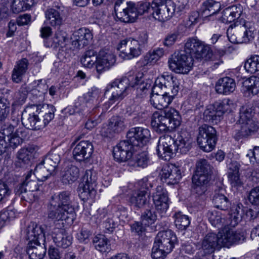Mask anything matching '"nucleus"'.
Instances as JSON below:
<instances>
[{"label": "nucleus", "mask_w": 259, "mask_h": 259, "mask_svg": "<svg viewBox=\"0 0 259 259\" xmlns=\"http://www.w3.org/2000/svg\"><path fill=\"white\" fill-rule=\"evenodd\" d=\"M169 252L154 243L152 249L151 257L153 259H164L166 255Z\"/></svg>", "instance_id": "obj_64"}, {"label": "nucleus", "mask_w": 259, "mask_h": 259, "mask_svg": "<svg viewBox=\"0 0 259 259\" xmlns=\"http://www.w3.org/2000/svg\"><path fill=\"white\" fill-rule=\"evenodd\" d=\"M149 162V157L148 154L146 151L137 154L132 160L129 161L131 165H133L138 167L144 168L146 167Z\"/></svg>", "instance_id": "obj_50"}, {"label": "nucleus", "mask_w": 259, "mask_h": 259, "mask_svg": "<svg viewBox=\"0 0 259 259\" xmlns=\"http://www.w3.org/2000/svg\"><path fill=\"white\" fill-rule=\"evenodd\" d=\"M147 40L148 35L144 31L140 34L138 40L129 38L121 40L117 48L120 52L119 55L124 59H131L139 56Z\"/></svg>", "instance_id": "obj_6"}, {"label": "nucleus", "mask_w": 259, "mask_h": 259, "mask_svg": "<svg viewBox=\"0 0 259 259\" xmlns=\"http://www.w3.org/2000/svg\"><path fill=\"white\" fill-rule=\"evenodd\" d=\"M240 130L236 133V138L239 139L251 135L258 129V124L254 120H248L247 122L239 123Z\"/></svg>", "instance_id": "obj_37"}, {"label": "nucleus", "mask_w": 259, "mask_h": 259, "mask_svg": "<svg viewBox=\"0 0 259 259\" xmlns=\"http://www.w3.org/2000/svg\"><path fill=\"white\" fill-rule=\"evenodd\" d=\"M153 4L154 0H152L151 2L147 1H141L138 3L136 7H134L133 4H132L131 9L135 10L134 11L136 13V18L139 14L143 15L146 13L150 14L153 17L155 5Z\"/></svg>", "instance_id": "obj_39"}, {"label": "nucleus", "mask_w": 259, "mask_h": 259, "mask_svg": "<svg viewBox=\"0 0 259 259\" xmlns=\"http://www.w3.org/2000/svg\"><path fill=\"white\" fill-rule=\"evenodd\" d=\"M130 87L134 88L136 96L142 99L149 92L151 81L145 80L143 74L140 73L135 77L115 79L106 88V93L111 94L108 101V106L120 102L126 97Z\"/></svg>", "instance_id": "obj_1"}, {"label": "nucleus", "mask_w": 259, "mask_h": 259, "mask_svg": "<svg viewBox=\"0 0 259 259\" xmlns=\"http://www.w3.org/2000/svg\"><path fill=\"white\" fill-rule=\"evenodd\" d=\"M37 113V105L27 107L22 112V123L26 128L35 131L41 129L42 124L40 123V118Z\"/></svg>", "instance_id": "obj_10"}, {"label": "nucleus", "mask_w": 259, "mask_h": 259, "mask_svg": "<svg viewBox=\"0 0 259 259\" xmlns=\"http://www.w3.org/2000/svg\"><path fill=\"white\" fill-rule=\"evenodd\" d=\"M38 181H45L51 175L55 174L53 171L49 170V168L41 161L38 164L33 173Z\"/></svg>", "instance_id": "obj_47"}, {"label": "nucleus", "mask_w": 259, "mask_h": 259, "mask_svg": "<svg viewBox=\"0 0 259 259\" xmlns=\"http://www.w3.org/2000/svg\"><path fill=\"white\" fill-rule=\"evenodd\" d=\"M179 84L178 80L171 74H163L156 79L153 92L160 89L163 92L177 94L179 90Z\"/></svg>", "instance_id": "obj_11"}, {"label": "nucleus", "mask_w": 259, "mask_h": 259, "mask_svg": "<svg viewBox=\"0 0 259 259\" xmlns=\"http://www.w3.org/2000/svg\"><path fill=\"white\" fill-rule=\"evenodd\" d=\"M197 143L200 148L204 151H211L215 146L217 137V132L212 126L206 124L199 127Z\"/></svg>", "instance_id": "obj_7"}, {"label": "nucleus", "mask_w": 259, "mask_h": 259, "mask_svg": "<svg viewBox=\"0 0 259 259\" xmlns=\"http://www.w3.org/2000/svg\"><path fill=\"white\" fill-rule=\"evenodd\" d=\"M181 117L174 108L165 109L161 114L155 112L152 117L151 125L157 132L162 133L179 127Z\"/></svg>", "instance_id": "obj_5"}, {"label": "nucleus", "mask_w": 259, "mask_h": 259, "mask_svg": "<svg viewBox=\"0 0 259 259\" xmlns=\"http://www.w3.org/2000/svg\"><path fill=\"white\" fill-rule=\"evenodd\" d=\"M244 30L243 34L241 39V43H247L252 40L254 38V28L250 26V23H245L242 26Z\"/></svg>", "instance_id": "obj_61"}, {"label": "nucleus", "mask_w": 259, "mask_h": 259, "mask_svg": "<svg viewBox=\"0 0 259 259\" xmlns=\"http://www.w3.org/2000/svg\"><path fill=\"white\" fill-rule=\"evenodd\" d=\"M152 197L155 209L162 217L169 207V199L167 191L161 186H158Z\"/></svg>", "instance_id": "obj_17"}, {"label": "nucleus", "mask_w": 259, "mask_h": 259, "mask_svg": "<svg viewBox=\"0 0 259 259\" xmlns=\"http://www.w3.org/2000/svg\"><path fill=\"white\" fill-rule=\"evenodd\" d=\"M202 45L201 41L199 39L195 38H189L185 44L184 50L183 51L185 52L186 54H188L189 56H192L196 58L199 49H201Z\"/></svg>", "instance_id": "obj_41"}, {"label": "nucleus", "mask_w": 259, "mask_h": 259, "mask_svg": "<svg viewBox=\"0 0 259 259\" xmlns=\"http://www.w3.org/2000/svg\"><path fill=\"white\" fill-rule=\"evenodd\" d=\"M174 218L175 224L177 228L180 230H186L190 224L189 217L183 214L181 211L175 212Z\"/></svg>", "instance_id": "obj_51"}, {"label": "nucleus", "mask_w": 259, "mask_h": 259, "mask_svg": "<svg viewBox=\"0 0 259 259\" xmlns=\"http://www.w3.org/2000/svg\"><path fill=\"white\" fill-rule=\"evenodd\" d=\"M177 240L176 235L172 231L168 230L159 232L157 234L154 243L157 244L161 248H164L167 251L170 252Z\"/></svg>", "instance_id": "obj_22"}, {"label": "nucleus", "mask_w": 259, "mask_h": 259, "mask_svg": "<svg viewBox=\"0 0 259 259\" xmlns=\"http://www.w3.org/2000/svg\"><path fill=\"white\" fill-rule=\"evenodd\" d=\"M220 247H230L236 243L242 242L245 239L242 233L237 232L232 229L225 228L217 234Z\"/></svg>", "instance_id": "obj_12"}, {"label": "nucleus", "mask_w": 259, "mask_h": 259, "mask_svg": "<svg viewBox=\"0 0 259 259\" xmlns=\"http://www.w3.org/2000/svg\"><path fill=\"white\" fill-rule=\"evenodd\" d=\"M96 187H90L88 185H82L79 184L78 188V195L80 198L84 202L89 201L90 202H93L97 194Z\"/></svg>", "instance_id": "obj_40"}, {"label": "nucleus", "mask_w": 259, "mask_h": 259, "mask_svg": "<svg viewBox=\"0 0 259 259\" xmlns=\"http://www.w3.org/2000/svg\"><path fill=\"white\" fill-rule=\"evenodd\" d=\"M40 123L42 124L41 129L45 127L54 117L55 108L52 105H37Z\"/></svg>", "instance_id": "obj_28"}, {"label": "nucleus", "mask_w": 259, "mask_h": 259, "mask_svg": "<svg viewBox=\"0 0 259 259\" xmlns=\"http://www.w3.org/2000/svg\"><path fill=\"white\" fill-rule=\"evenodd\" d=\"M150 131L141 127L132 128L126 134V140L120 141L114 147L113 154L118 162L131 159L135 151L146 145L150 138Z\"/></svg>", "instance_id": "obj_2"}, {"label": "nucleus", "mask_w": 259, "mask_h": 259, "mask_svg": "<svg viewBox=\"0 0 259 259\" xmlns=\"http://www.w3.org/2000/svg\"><path fill=\"white\" fill-rule=\"evenodd\" d=\"M153 18L160 22L169 20L176 13V4L171 0H154Z\"/></svg>", "instance_id": "obj_9"}, {"label": "nucleus", "mask_w": 259, "mask_h": 259, "mask_svg": "<svg viewBox=\"0 0 259 259\" xmlns=\"http://www.w3.org/2000/svg\"><path fill=\"white\" fill-rule=\"evenodd\" d=\"M24 182L28 192H37L39 191V186L38 185L37 181L35 180V177L32 176V170L28 172L25 177Z\"/></svg>", "instance_id": "obj_60"}, {"label": "nucleus", "mask_w": 259, "mask_h": 259, "mask_svg": "<svg viewBox=\"0 0 259 259\" xmlns=\"http://www.w3.org/2000/svg\"><path fill=\"white\" fill-rule=\"evenodd\" d=\"M150 97V103L155 108L162 110L168 107L171 103L177 94L169 93V92L161 91L155 93L152 91Z\"/></svg>", "instance_id": "obj_20"}, {"label": "nucleus", "mask_w": 259, "mask_h": 259, "mask_svg": "<svg viewBox=\"0 0 259 259\" xmlns=\"http://www.w3.org/2000/svg\"><path fill=\"white\" fill-rule=\"evenodd\" d=\"M115 61V56L110 51L106 49L101 50L97 56L96 64L97 71L101 73L108 70L114 65Z\"/></svg>", "instance_id": "obj_18"}, {"label": "nucleus", "mask_w": 259, "mask_h": 259, "mask_svg": "<svg viewBox=\"0 0 259 259\" xmlns=\"http://www.w3.org/2000/svg\"><path fill=\"white\" fill-rule=\"evenodd\" d=\"M79 176V168L75 165H71L65 171L62 176V182L65 184H72L78 179Z\"/></svg>", "instance_id": "obj_44"}, {"label": "nucleus", "mask_w": 259, "mask_h": 259, "mask_svg": "<svg viewBox=\"0 0 259 259\" xmlns=\"http://www.w3.org/2000/svg\"><path fill=\"white\" fill-rule=\"evenodd\" d=\"M212 105L217 111L218 114L222 117L225 112H230L232 110L233 104L229 99H224L215 102Z\"/></svg>", "instance_id": "obj_54"}, {"label": "nucleus", "mask_w": 259, "mask_h": 259, "mask_svg": "<svg viewBox=\"0 0 259 259\" xmlns=\"http://www.w3.org/2000/svg\"><path fill=\"white\" fill-rule=\"evenodd\" d=\"M150 199V195L145 191H134L131 195L129 202L137 208L143 207Z\"/></svg>", "instance_id": "obj_29"}, {"label": "nucleus", "mask_w": 259, "mask_h": 259, "mask_svg": "<svg viewBox=\"0 0 259 259\" xmlns=\"http://www.w3.org/2000/svg\"><path fill=\"white\" fill-rule=\"evenodd\" d=\"M221 8L220 2L214 0H206L201 4L200 13L203 17H208L218 13Z\"/></svg>", "instance_id": "obj_32"}, {"label": "nucleus", "mask_w": 259, "mask_h": 259, "mask_svg": "<svg viewBox=\"0 0 259 259\" xmlns=\"http://www.w3.org/2000/svg\"><path fill=\"white\" fill-rule=\"evenodd\" d=\"M94 247L101 252H108L110 249L109 240L103 235L95 236L93 241Z\"/></svg>", "instance_id": "obj_46"}, {"label": "nucleus", "mask_w": 259, "mask_h": 259, "mask_svg": "<svg viewBox=\"0 0 259 259\" xmlns=\"http://www.w3.org/2000/svg\"><path fill=\"white\" fill-rule=\"evenodd\" d=\"M157 220V215L155 211L152 209H146L141 217L142 223L145 226H149L155 223Z\"/></svg>", "instance_id": "obj_56"}, {"label": "nucleus", "mask_w": 259, "mask_h": 259, "mask_svg": "<svg viewBox=\"0 0 259 259\" xmlns=\"http://www.w3.org/2000/svg\"><path fill=\"white\" fill-rule=\"evenodd\" d=\"M29 62L27 59L23 58L17 62L13 71L12 78L14 82L19 83L22 80L28 69Z\"/></svg>", "instance_id": "obj_35"}, {"label": "nucleus", "mask_w": 259, "mask_h": 259, "mask_svg": "<svg viewBox=\"0 0 259 259\" xmlns=\"http://www.w3.org/2000/svg\"><path fill=\"white\" fill-rule=\"evenodd\" d=\"M18 160L15 162L17 167H23L25 164L29 163L31 157V152L27 148L21 149L17 153Z\"/></svg>", "instance_id": "obj_52"}, {"label": "nucleus", "mask_w": 259, "mask_h": 259, "mask_svg": "<svg viewBox=\"0 0 259 259\" xmlns=\"http://www.w3.org/2000/svg\"><path fill=\"white\" fill-rule=\"evenodd\" d=\"M93 151L94 147L91 142L81 141L73 149V157L77 161H82L90 158Z\"/></svg>", "instance_id": "obj_23"}, {"label": "nucleus", "mask_w": 259, "mask_h": 259, "mask_svg": "<svg viewBox=\"0 0 259 259\" xmlns=\"http://www.w3.org/2000/svg\"><path fill=\"white\" fill-rule=\"evenodd\" d=\"M196 169L193 176L197 177H205L207 180L210 181L212 172V166L209 162L205 159L198 160L196 164Z\"/></svg>", "instance_id": "obj_36"}, {"label": "nucleus", "mask_w": 259, "mask_h": 259, "mask_svg": "<svg viewBox=\"0 0 259 259\" xmlns=\"http://www.w3.org/2000/svg\"><path fill=\"white\" fill-rule=\"evenodd\" d=\"M132 3H125L124 0H117L114 5V11L117 17L125 23H132L136 19L135 10L131 9Z\"/></svg>", "instance_id": "obj_14"}, {"label": "nucleus", "mask_w": 259, "mask_h": 259, "mask_svg": "<svg viewBox=\"0 0 259 259\" xmlns=\"http://www.w3.org/2000/svg\"><path fill=\"white\" fill-rule=\"evenodd\" d=\"M225 192L222 188L215 190L212 198L214 206L223 210H227L231 205L228 198L225 195Z\"/></svg>", "instance_id": "obj_33"}, {"label": "nucleus", "mask_w": 259, "mask_h": 259, "mask_svg": "<svg viewBox=\"0 0 259 259\" xmlns=\"http://www.w3.org/2000/svg\"><path fill=\"white\" fill-rule=\"evenodd\" d=\"M34 0H14L11 9L14 13H19L29 9L33 5Z\"/></svg>", "instance_id": "obj_48"}, {"label": "nucleus", "mask_w": 259, "mask_h": 259, "mask_svg": "<svg viewBox=\"0 0 259 259\" xmlns=\"http://www.w3.org/2000/svg\"><path fill=\"white\" fill-rule=\"evenodd\" d=\"M243 91L245 93L254 96L259 93V77L251 76L243 82Z\"/></svg>", "instance_id": "obj_42"}, {"label": "nucleus", "mask_w": 259, "mask_h": 259, "mask_svg": "<svg viewBox=\"0 0 259 259\" xmlns=\"http://www.w3.org/2000/svg\"><path fill=\"white\" fill-rule=\"evenodd\" d=\"M190 148V142L188 138L179 136L175 140L171 135L165 134L159 138L156 151L159 157L169 160L175 153L186 154Z\"/></svg>", "instance_id": "obj_3"}, {"label": "nucleus", "mask_w": 259, "mask_h": 259, "mask_svg": "<svg viewBox=\"0 0 259 259\" xmlns=\"http://www.w3.org/2000/svg\"><path fill=\"white\" fill-rule=\"evenodd\" d=\"M257 105L259 107V103H248L242 106L240 109L239 123L253 120L252 117Z\"/></svg>", "instance_id": "obj_38"}, {"label": "nucleus", "mask_w": 259, "mask_h": 259, "mask_svg": "<svg viewBox=\"0 0 259 259\" xmlns=\"http://www.w3.org/2000/svg\"><path fill=\"white\" fill-rule=\"evenodd\" d=\"M74 215L73 213H70L66 209L51 201L48 205V218L54 221H63L69 219L72 221Z\"/></svg>", "instance_id": "obj_21"}, {"label": "nucleus", "mask_w": 259, "mask_h": 259, "mask_svg": "<svg viewBox=\"0 0 259 259\" xmlns=\"http://www.w3.org/2000/svg\"><path fill=\"white\" fill-rule=\"evenodd\" d=\"M244 68L250 73L259 71V56L254 55L248 59L245 62Z\"/></svg>", "instance_id": "obj_57"}, {"label": "nucleus", "mask_w": 259, "mask_h": 259, "mask_svg": "<svg viewBox=\"0 0 259 259\" xmlns=\"http://www.w3.org/2000/svg\"><path fill=\"white\" fill-rule=\"evenodd\" d=\"M62 149L59 147L51 150L41 161L49 168V170L56 174L58 164L61 161V155H63Z\"/></svg>", "instance_id": "obj_24"}, {"label": "nucleus", "mask_w": 259, "mask_h": 259, "mask_svg": "<svg viewBox=\"0 0 259 259\" xmlns=\"http://www.w3.org/2000/svg\"><path fill=\"white\" fill-rule=\"evenodd\" d=\"M74 50L72 46L70 47L69 45L65 44L64 46H61L60 49H59L58 57L62 61L69 59L72 53V51Z\"/></svg>", "instance_id": "obj_63"}, {"label": "nucleus", "mask_w": 259, "mask_h": 259, "mask_svg": "<svg viewBox=\"0 0 259 259\" xmlns=\"http://www.w3.org/2000/svg\"><path fill=\"white\" fill-rule=\"evenodd\" d=\"M29 62L27 59L23 58L17 62L13 71L12 78L14 82L19 83L22 80L28 69Z\"/></svg>", "instance_id": "obj_34"}, {"label": "nucleus", "mask_w": 259, "mask_h": 259, "mask_svg": "<svg viewBox=\"0 0 259 259\" xmlns=\"http://www.w3.org/2000/svg\"><path fill=\"white\" fill-rule=\"evenodd\" d=\"M164 54L163 49L162 48H157L152 52H150L144 57L146 64L155 63Z\"/></svg>", "instance_id": "obj_62"}, {"label": "nucleus", "mask_w": 259, "mask_h": 259, "mask_svg": "<svg viewBox=\"0 0 259 259\" xmlns=\"http://www.w3.org/2000/svg\"><path fill=\"white\" fill-rule=\"evenodd\" d=\"M204 119L206 121L217 123L222 118L213 106L210 105L204 112Z\"/></svg>", "instance_id": "obj_59"}, {"label": "nucleus", "mask_w": 259, "mask_h": 259, "mask_svg": "<svg viewBox=\"0 0 259 259\" xmlns=\"http://www.w3.org/2000/svg\"><path fill=\"white\" fill-rule=\"evenodd\" d=\"M197 55L196 56V59H204L205 60L211 61L213 63L212 69H215L218 66L223 62L221 57L226 53V50L222 49L219 50L217 53H213L209 46V45H204L202 44L201 49L198 52Z\"/></svg>", "instance_id": "obj_16"}, {"label": "nucleus", "mask_w": 259, "mask_h": 259, "mask_svg": "<svg viewBox=\"0 0 259 259\" xmlns=\"http://www.w3.org/2000/svg\"><path fill=\"white\" fill-rule=\"evenodd\" d=\"M46 20L53 27L61 26L63 22L62 11L59 8H49L45 12Z\"/></svg>", "instance_id": "obj_31"}, {"label": "nucleus", "mask_w": 259, "mask_h": 259, "mask_svg": "<svg viewBox=\"0 0 259 259\" xmlns=\"http://www.w3.org/2000/svg\"><path fill=\"white\" fill-rule=\"evenodd\" d=\"M170 69L178 73L186 74L189 72L193 65L192 56L181 50L175 52L168 60Z\"/></svg>", "instance_id": "obj_8"}, {"label": "nucleus", "mask_w": 259, "mask_h": 259, "mask_svg": "<svg viewBox=\"0 0 259 259\" xmlns=\"http://www.w3.org/2000/svg\"><path fill=\"white\" fill-rule=\"evenodd\" d=\"M96 52L92 50L87 51L81 59L82 64L88 68H91L96 63Z\"/></svg>", "instance_id": "obj_58"}, {"label": "nucleus", "mask_w": 259, "mask_h": 259, "mask_svg": "<svg viewBox=\"0 0 259 259\" xmlns=\"http://www.w3.org/2000/svg\"><path fill=\"white\" fill-rule=\"evenodd\" d=\"M53 240L59 247L66 248L72 243V237L63 230L53 236Z\"/></svg>", "instance_id": "obj_49"}, {"label": "nucleus", "mask_w": 259, "mask_h": 259, "mask_svg": "<svg viewBox=\"0 0 259 259\" xmlns=\"http://www.w3.org/2000/svg\"><path fill=\"white\" fill-rule=\"evenodd\" d=\"M242 12V7L240 5L230 6L223 10L222 21L224 23H231L239 18Z\"/></svg>", "instance_id": "obj_30"}, {"label": "nucleus", "mask_w": 259, "mask_h": 259, "mask_svg": "<svg viewBox=\"0 0 259 259\" xmlns=\"http://www.w3.org/2000/svg\"><path fill=\"white\" fill-rule=\"evenodd\" d=\"M209 181V180H207L205 177L199 178L197 176H193L192 192L197 194L198 195H201L206 191V185Z\"/></svg>", "instance_id": "obj_45"}, {"label": "nucleus", "mask_w": 259, "mask_h": 259, "mask_svg": "<svg viewBox=\"0 0 259 259\" xmlns=\"http://www.w3.org/2000/svg\"><path fill=\"white\" fill-rule=\"evenodd\" d=\"M70 196V192L67 191H63L53 195L50 201L59 205L66 209L70 213L72 212L74 214V209L71 205Z\"/></svg>", "instance_id": "obj_25"}, {"label": "nucleus", "mask_w": 259, "mask_h": 259, "mask_svg": "<svg viewBox=\"0 0 259 259\" xmlns=\"http://www.w3.org/2000/svg\"><path fill=\"white\" fill-rule=\"evenodd\" d=\"M97 176L96 172L92 169L87 170L82 178V182L80 185H88L90 187H96Z\"/></svg>", "instance_id": "obj_55"}, {"label": "nucleus", "mask_w": 259, "mask_h": 259, "mask_svg": "<svg viewBox=\"0 0 259 259\" xmlns=\"http://www.w3.org/2000/svg\"><path fill=\"white\" fill-rule=\"evenodd\" d=\"M236 88L235 80L229 77L219 79L215 83V90L220 94L228 95L233 93Z\"/></svg>", "instance_id": "obj_27"}, {"label": "nucleus", "mask_w": 259, "mask_h": 259, "mask_svg": "<svg viewBox=\"0 0 259 259\" xmlns=\"http://www.w3.org/2000/svg\"><path fill=\"white\" fill-rule=\"evenodd\" d=\"M241 204H234L231 208L229 213V225L231 227H235L241 220L243 210L241 207Z\"/></svg>", "instance_id": "obj_43"}, {"label": "nucleus", "mask_w": 259, "mask_h": 259, "mask_svg": "<svg viewBox=\"0 0 259 259\" xmlns=\"http://www.w3.org/2000/svg\"><path fill=\"white\" fill-rule=\"evenodd\" d=\"M198 248L197 254L199 256H209L217 248H221L219 246L218 237L216 234L209 233L205 235L197 246Z\"/></svg>", "instance_id": "obj_13"}, {"label": "nucleus", "mask_w": 259, "mask_h": 259, "mask_svg": "<svg viewBox=\"0 0 259 259\" xmlns=\"http://www.w3.org/2000/svg\"><path fill=\"white\" fill-rule=\"evenodd\" d=\"M5 134L0 131V156L6 152L9 147L13 149L22 143L23 140L15 133L7 136L8 142L6 141Z\"/></svg>", "instance_id": "obj_26"}, {"label": "nucleus", "mask_w": 259, "mask_h": 259, "mask_svg": "<svg viewBox=\"0 0 259 259\" xmlns=\"http://www.w3.org/2000/svg\"><path fill=\"white\" fill-rule=\"evenodd\" d=\"M26 238L29 241L27 253L30 259H43L46 253L45 247L40 245L45 241L44 228L42 226L31 222L25 231Z\"/></svg>", "instance_id": "obj_4"}, {"label": "nucleus", "mask_w": 259, "mask_h": 259, "mask_svg": "<svg viewBox=\"0 0 259 259\" xmlns=\"http://www.w3.org/2000/svg\"><path fill=\"white\" fill-rule=\"evenodd\" d=\"M93 37V34L89 29L79 28L73 34L71 46H73L74 50L83 48L91 43Z\"/></svg>", "instance_id": "obj_19"}, {"label": "nucleus", "mask_w": 259, "mask_h": 259, "mask_svg": "<svg viewBox=\"0 0 259 259\" xmlns=\"http://www.w3.org/2000/svg\"><path fill=\"white\" fill-rule=\"evenodd\" d=\"M207 217L210 224L214 227L220 228L223 225L224 219L220 211L215 210H208Z\"/></svg>", "instance_id": "obj_53"}, {"label": "nucleus", "mask_w": 259, "mask_h": 259, "mask_svg": "<svg viewBox=\"0 0 259 259\" xmlns=\"http://www.w3.org/2000/svg\"><path fill=\"white\" fill-rule=\"evenodd\" d=\"M181 167L175 164L164 165L160 173L161 180L167 185L178 184L182 178Z\"/></svg>", "instance_id": "obj_15"}]
</instances>
